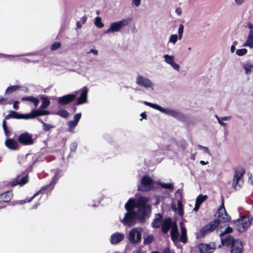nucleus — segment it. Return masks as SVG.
I'll list each match as a JSON object with an SVG mask.
<instances>
[{"mask_svg": "<svg viewBox=\"0 0 253 253\" xmlns=\"http://www.w3.org/2000/svg\"><path fill=\"white\" fill-rule=\"evenodd\" d=\"M40 193H41V191H40L39 192H38L37 193H36L32 197H31L30 199L29 200H20V201H19L17 203L18 204H25L27 202H30L36 196H37L38 195H39Z\"/></svg>", "mask_w": 253, "mask_h": 253, "instance_id": "40", "label": "nucleus"}, {"mask_svg": "<svg viewBox=\"0 0 253 253\" xmlns=\"http://www.w3.org/2000/svg\"><path fill=\"white\" fill-rule=\"evenodd\" d=\"M42 103L40 108L42 109L46 108L50 104V101L48 98L46 97H42Z\"/></svg>", "mask_w": 253, "mask_h": 253, "instance_id": "31", "label": "nucleus"}, {"mask_svg": "<svg viewBox=\"0 0 253 253\" xmlns=\"http://www.w3.org/2000/svg\"><path fill=\"white\" fill-rule=\"evenodd\" d=\"M156 183L149 176H144L142 177L140 185H138V188L139 190L142 191H147L151 190L154 187V184Z\"/></svg>", "mask_w": 253, "mask_h": 253, "instance_id": "8", "label": "nucleus"}, {"mask_svg": "<svg viewBox=\"0 0 253 253\" xmlns=\"http://www.w3.org/2000/svg\"><path fill=\"white\" fill-rule=\"evenodd\" d=\"M149 198L140 197L136 199H130L125 204L126 210L121 222L125 226L130 227L136 223V219L141 222L149 216L151 207L147 203Z\"/></svg>", "mask_w": 253, "mask_h": 253, "instance_id": "1", "label": "nucleus"}, {"mask_svg": "<svg viewBox=\"0 0 253 253\" xmlns=\"http://www.w3.org/2000/svg\"><path fill=\"white\" fill-rule=\"evenodd\" d=\"M134 253H144V252L142 251L141 250H138L136 251H134Z\"/></svg>", "mask_w": 253, "mask_h": 253, "instance_id": "64", "label": "nucleus"}, {"mask_svg": "<svg viewBox=\"0 0 253 253\" xmlns=\"http://www.w3.org/2000/svg\"><path fill=\"white\" fill-rule=\"evenodd\" d=\"M236 50V46H235V45H232L231 46V47H230V52L233 53H234Z\"/></svg>", "mask_w": 253, "mask_h": 253, "instance_id": "57", "label": "nucleus"}, {"mask_svg": "<svg viewBox=\"0 0 253 253\" xmlns=\"http://www.w3.org/2000/svg\"><path fill=\"white\" fill-rule=\"evenodd\" d=\"M19 88V86L18 85H13L11 86H9L5 90V93L6 94H10L15 91H16Z\"/></svg>", "mask_w": 253, "mask_h": 253, "instance_id": "34", "label": "nucleus"}, {"mask_svg": "<svg viewBox=\"0 0 253 253\" xmlns=\"http://www.w3.org/2000/svg\"><path fill=\"white\" fill-rule=\"evenodd\" d=\"M10 104L11 103L10 102H8L7 101V99L5 98H3V97H1L0 98V104H1V105H4V104Z\"/></svg>", "mask_w": 253, "mask_h": 253, "instance_id": "49", "label": "nucleus"}, {"mask_svg": "<svg viewBox=\"0 0 253 253\" xmlns=\"http://www.w3.org/2000/svg\"><path fill=\"white\" fill-rule=\"evenodd\" d=\"M231 116H225L222 118H220V119H221L222 121H229L231 119Z\"/></svg>", "mask_w": 253, "mask_h": 253, "instance_id": "55", "label": "nucleus"}, {"mask_svg": "<svg viewBox=\"0 0 253 253\" xmlns=\"http://www.w3.org/2000/svg\"><path fill=\"white\" fill-rule=\"evenodd\" d=\"M216 214L218 218L205 226L197 234V237H201L213 231L218 225L219 222H227L231 219V217L228 215L223 205L218 209Z\"/></svg>", "mask_w": 253, "mask_h": 253, "instance_id": "2", "label": "nucleus"}, {"mask_svg": "<svg viewBox=\"0 0 253 253\" xmlns=\"http://www.w3.org/2000/svg\"><path fill=\"white\" fill-rule=\"evenodd\" d=\"M253 217L251 216H242L234 221V226L239 232L243 233L251 225Z\"/></svg>", "mask_w": 253, "mask_h": 253, "instance_id": "4", "label": "nucleus"}, {"mask_svg": "<svg viewBox=\"0 0 253 253\" xmlns=\"http://www.w3.org/2000/svg\"><path fill=\"white\" fill-rule=\"evenodd\" d=\"M18 101H15L13 105V107L14 109L17 110L19 108V106H18Z\"/></svg>", "mask_w": 253, "mask_h": 253, "instance_id": "56", "label": "nucleus"}, {"mask_svg": "<svg viewBox=\"0 0 253 253\" xmlns=\"http://www.w3.org/2000/svg\"><path fill=\"white\" fill-rule=\"evenodd\" d=\"M95 24L98 28H102L104 26V24L102 22V19L100 17L95 18Z\"/></svg>", "mask_w": 253, "mask_h": 253, "instance_id": "39", "label": "nucleus"}, {"mask_svg": "<svg viewBox=\"0 0 253 253\" xmlns=\"http://www.w3.org/2000/svg\"><path fill=\"white\" fill-rule=\"evenodd\" d=\"M232 231H233L232 228L230 226H228L226 227L225 231L220 234V236H222L225 234L230 233L232 232Z\"/></svg>", "mask_w": 253, "mask_h": 253, "instance_id": "46", "label": "nucleus"}, {"mask_svg": "<svg viewBox=\"0 0 253 253\" xmlns=\"http://www.w3.org/2000/svg\"><path fill=\"white\" fill-rule=\"evenodd\" d=\"M177 208L176 206V205L174 204L173 203L171 205V209L173 211L175 212H177L178 214L182 216L184 213L183 211V207L182 202L178 200L177 201Z\"/></svg>", "mask_w": 253, "mask_h": 253, "instance_id": "20", "label": "nucleus"}, {"mask_svg": "<svg viewBox=\"0 0 253 253\" xmlns=\"http://www.w3.org/2000/svg\"><path fill=\"white\" fill-rule=\"evenodd\" d=\"M124 238V235L123 234L116 232L111 235L110 242L112 244H116L122 241Z\"/></svg>", "mask_w": 253, "mask_h": 253, "instance_id": "17", "label": "nucleus"}, {"mask_svg": "<svg viewBox=\"0 0 253 253\" xmlns=\"http://www.w3.org/2000/svg\"><path fill=\"white\" fill-rule=\"evenodd\" d=\"M199 148L203 150L205 152L208 153L209 152V149L207 147L199 146Z\"/></svg>", "mask_w": 253, "mask_h": 253, "instance_id": "54", "label": "nucleus"}, {"mask_svg": "<svg viewBox=\"0 0 253 253\" xmlns=\"http://www.w3.org/2000/svg\"><path fill=\"white\" fill-rule=\"evenodd\" d=\"M42 110H33L31 113L27 114V119H32L36 117L42 116Z\"/></svg>", "mask_w": 253, "mask_h": 253, "instance_id": "28", "label": "nucleus"}, {"mask_svg": "<svg viewBox=\"0 0 253 253\" xmlns=\"http://www.w3.org/2000/svg\"><path fill=\"white\" fill-rule=\"evenodd\" d=\"M245 27L249 30L248 35L253 36V24L251 22H248Z\"/></svg>", "mask_w": 253, "mask_h": 253, "instance_id": "38", "label": "nucleus"}, {"mask_svg": "<svg viewBox=\"0 0 253 253\" xmlns=\"http://www.w3.org/2000/svg\"><path fill=\"white\" fill-rule=\"evenodd\" d=\"M1 55L5 57H8V58H13L14 56L13 55H2V54H1Z\"/></svg>", "mask_w": 253, "mask_h": 253, "instance_id": "62", "label": "nucleus"}, {"mask_svg": "<svg viewBox=\"0 0 253 253\" xmlns=\"http://www.w3.org/2000/svg\"><path fill=\"white\" fill-rule=\"evenodd\" d=\"M216 245L214 243L209 244H201L198 248L201 253H212L215 249Z\"/></svg>", "mask_w": 253, "mask_h": 253, "instance_id": "14", "label": "nucleus"}, {"mask_svg": "<svg viewBox=\"0 0 253 253\" xmlns=\"http://www.w3.org/2000/svg\"><path fill=\"white\" fill-rule=\"evenodd\" d=\"M81 116L82 114L81 113L76 114L74 116V120L70 121L67 123V126L69 127L70 131H72L77 126Z\"/></svg>", "mask_w": 253, "mask_h": 253, "instance_id": "16", "label": "nucleus"}, {"mask_svg": "<svg viewBox=\"0 0 253 253\" xmlns=\"http://www.w3.org/2000/svg\"><path fill=\"white\" fill-rule=\"evenodd\" d=\"M144 103L147 106H148L156 110H159L160 112L165 113L167 115L173 117L177 119H180V118L182 116L180 113L174 110L169 108H164L161 107L160 105L158 104H153L147 101H144Z\"/></svg>", "mask_w": 253, "mask_h": 253, "instance_id": "6", "label": "nucleus"}, {"mask_svg": "<svg viewBox=\"0 0 253 253\" xmlns=\"http://www.w3.org/2000/svg\"><path fill=\"white\" fill-rule=\"evenodd\" d=\"M142 231V230L141 228H134L131 230L128 235L129 242L132 244L140 242L141 239Z\"/></svg>", "mask_w": 253, "mask_h": 253, "instance_id": "10", "label": "nucleus"}, {"mask_svg": "<svg viewBox=\"0 0 253 253\" xmlns=\"http://www.w3.org/2000/svg\"><path fill=\"white\" fill-rule=\"evenodd\" d=\"M13 196L11 192H6L0 195V200L4 202H8L10 201Z\"/></svg>", "mask_w": 253, "mask_h": 253, "instance_id": "25", "label": "nucleus"}, {"mask_svg": "<svg viewBox=\"0 0 253 253\" xmlns=\"http://www.w3.org/2000/svg\"><path fill=\"white\" fill-rule=\"evenodd\" d=\"M140 116L142 117V118L145 119L146 118V115L144 112L142 113Z\"/></svg>", "mask_w": 253, "mask_h": 253, "instance_id": "63", "label": "nucleus"}, {"mask_svg": "<svg viewBox=\"0 0 253 253\" xmlns=\"http://www.w3.org/2000/svg\"><path fill=\"white\" fill-rule=\"evenodd\" d=\"M10 118L27 120L26 114H19L14 111H11L9 114L5 117V119L7 120Z\"/></svg>", "mask_w": 253, "mask_h": 253, "instance_id": "18", "label": "nucleus"}, {"mask_svg": "<svg viewBox=\"0 0 253 253\" xmlns=\"http://www.w3.org/2000/svg\"><path fill=\"white\" fill-rule=\"evenodd\" d=\"M158 183L163 188L167 189H173V185L172 183H165L161 182H158Z\"/></svg>", "mask_w": 253, "mask_h": 253, "instance_id": "35", "label": "nucleus"}, {"mask_svg": "<svg viewBox=\"0 0 253 253\" xmlns=\"http://www.w3.org/2000/svg\"><path fill=\"white\" fill-rule=\"evenodd\" d=\"M243 45L251 49L253 48V36L248 35Z\"/></svg>", "mask_w": 253, "mask_h": 253, "instance_id": "29", "label": "nucleus"}, {"mask_svg": "<svg viewBox=\"0 0 253 253\" xmlns=\"http://www.w3.org/2000/svg\"><path fill=\"white\" fill-rule=\"evenodd\" d=\"M243 245L241 241L237 240L235 242V246L231 248V253H242Z\"/></svg>", "mask_w": 253, "mask_h": 253, "instance_id": "22", "label": "nucleus"}, {"mask_svg": "<svg viewBox=\"0 0 253 253\" xmlns=\"http://www.w3.org/2000/svg\"><path fill=\"white\" fill-rule=\"evenodd\" d=\"M21 100L23 101H30L32 102L36 106H37L39 103V100L38 99L33 96L22 97Z\"/></svg>", "mask_w": 253, "mask_h": 253, "instance_id": "30", "label": "nucleus"}, {"mask_svg": "<svg viewBox=\"0 0 253 253\" xmlns=\"http://www.w3.org/2000/svg\"><path fill=\"white\" fill-rule=\"evenodd\" d=\"M237 240H235L233 237L230 235L227 236L225 239H221V243L222 245L226 246H235V242Z\"/></svg>", "mask_w": 253, "mask_h": 253, "instance_id": "23", "label": "nucleus"}, {"mask_svg": "<svg viewBox=\"0 0 253 253\" xmlns=\"http://www.w3.org/2000/svg\"><path fill=\"white\" fill-rule=\"evenodd\" d=\"M247 49L246 48L237 49L236 50V54L239 56H242L247 53Z\"/></svg>", "mask_w": 253, "mask_h": 253, "instance_id": "37", "label": "nucleus"}, {"mask_svg": "<svg viewBox=\"0 0 253 253\" xmlns=\"http://www.w3.org/2000/svg\"><path fill=\"white\" fill-rule=\"evenodd\" d=\"M170 228H171V239L173 242H176L178 241L179 236L177 227L175 223H172L171 218L168 217L164 219L163 224L162 231L165 233H167Z\"/></svg>", "mask_w": 253, "mask_h": 253, "instance_id": "3", "label": "nucleus"}, {"mask_svg": "<svg viewBox=\"0 0 253 253\" xmlns=\"http://www.w3.org/2000/svg\"><path fill=\"white\" fill-rule=\"evenodd\" d=\"M183 30H184V26L183 25H180L179 27V28L178 29V33L179 37V40H180L182 39V35L183 33Z\"/></svg>", "mask_w": 253, "mask_h": 253, "instance_id": "44", "label": "nucleus"}, {"mask_svg": "<svg viewBox=\"0 0 253 253\" xmlns=\"http://www.w3.org/2000/svg\"><path fill=\"white\" fill-rule=\"evenodd\" d=\"M49 114V112L48 111L42 110V113L41 114H42V115H48Z\"/></svg>", "mask_w": 253, "mask_h": 253, "instance_id": "60", "label": "nucleus"}, {"mask_svg": "<svg viewBox=\"0 0 253 253\" xmlns=\"http://www.w3.org/2000/svg\"><path fill=\"white\" fill-rule=\"evenodd\" d=\"M135 82L139 86L146 88H150L151 90H153L155 87V85L151 80L140 75L136 76Z\"/></svg>", "mask_w": 253, "mask_h": 253, "instance_id": "9", "label": "nucleus"}, {"mask_svg": "<svg viewBox=\"0 0 253 253\" xmlns=\"http://www.w3.org/2000/svg\"><path fill=\"white\" fill-rule=\"evenodd\" d=\"M180 227H181V235L180 237L179 240L184 243H185L187 241V236H186V228L183 226V224H180Z\"/></svg>", "mask_w": 253, "mask_h": 253, "instance_id": "27", "label": "nucleus"}, {"mask_svg": "<svg viewBox=\"0 0 253 253\" xmlns=\"http://www.w3.org/2000/svg\"><path fill=\"white\" fill-rule=\"evenodd\" d=\"M244 173V170L242 168H239L235 170L233 179L232 186L236 190L240 189L243 184L242 178Z\"/></svg>", "mask_w": 253, "mask_h": 253, "instance_id": "7", "label": "nucleus"}, {"mask_svg": "<svg viewBox=\"0 0 253 253\" xmlns=\"http://www.w3.org/2000/svg\"><path fill=\"white\" fill-rule=\"evenodd\" d=\"M88 91V89L86 87H84L81 90L80 95L77 100V105L84 104L87 102Z\"/></svg>", "mask_w": 253, "mask_h": 253, "instance_id": "15", "label": "nucleus"}, {"mask_svg": "<svg viewBox=\"0 0 253 253\" xmlns=\"http://www.w3.org/2000/svg\"><path fill=\"white\" fill-rule=\"evenodd\" d=\"M77 148V144L73 143L71 145V150L72 152H75Z\"/></svg>", "mask_w": 253, "mask_h": 253, "instance_id": "53", "label": "nucleus"}, {"mask_svg": "<svg viewBox=\"0 0 253 253\" xmlns=\"http://www.w3.org/2000/svg\"><path fill=\"white\" fill-rule=\"evenodd\" d=\"M164 221V220L163 221L162 220V215L161 214H156L155 219L152 222V226L153 228H159L162 225V227Z\"/></svg>", "mask_w": 253, "mask_h": 253, "instance_id": "21", "label": "nucleus"}, {"mask_svg": "<svg viewBox=\"0 0 253 253\" xmlns=\"http://www.w3.org/2000/svg\"><path fill=\"white\" fill-rule=\"evenodd\" d=\"M57 115L63 117L67 118L69 116V113L65 110H61L58 111L56 113Z\"/></svg>", "mask_w": 253, "mask_h": 253, "instance_id": "42", "label": "nucleus"}, {"mask_svg": "<svg viewBox=\"0 0 253 253\" xmlns=\"http://www.w3.org/2000/svg\"><path fill=\"white\" fill-rule=\"evenodd\" d=\"M2 127L3 130L4 131V133L6 137H9V133H10V131L8 129L6 126V122L5 120L2 121Z\"/></svg>", "mask_w": 253, "mask_h": 253, "instance_id": "41", "label": "nucleus"}, {"mask_svg": "<svg viewBox=\"0 0 253 253\" xmlns=\"http://www.w3.org/2000/svg\"><path fill=\"white\" fill-rule=\"evenodd\" d=\"M60 177V175H59L58 172H56L54 176L52 177V180L50 184L48 186H46L44 188H43V189H52L54 187L55 184Z\"/></svg>", "mask_w": 253, "mask_h": 253, "instance_id": "26", "label": "nucleus"}, {"mask_svg": "<svg viewBox=\"0 0 253 253\" xmlns=\"http://www.w3.org/2000/svg\"><path fill=\"white\" fill-rule=\"evenodd\" d=\"M61 46V44L59 42H56L54 43L51 46V49L52 50H55L58 49Z\"/></svg>", "mask_w": 253, "mask_h": 253, "instance_id": "47", "label": "nucleus"}, {"mask_svg": "<svg viewBox=\"0 0 253 253\" xmlns=\"http://www.w3.org/2000/svg\"><path fill=\"white\" fill-rule=\"evenodd\" d=\"M41 122L42 124V128L44 131H48L50 129H51L54 127L52 125H51L50 124H45V123H43L42 121H41Z\"/></svg>", "mask_w": 253, "mask_h": 253, "instance_id": "43", "label": "nucleus"}, {"mask_svg": "<svg viewBox=\"0 0 253 253\" xmlns=\"http://www.w3.org/2000/svg\"><path fill=\"white\" fill-rule=\"evenodd\" d=\"M18 140L24 145H30L34 143L33 135L27 132L20 134L18 137Z\"/></svg>", "mask_w": 253, "mask_h": 253, "instance_id": "11", "label": "nucleus"}, {"mask_svg": "<svg viewBox=\"0 0 253 253\" xmlns=\"http://www.w3.org/2000/svg\"><path fill=\"white\" fill-rule=\"evenodd\" d=\"M131 18L123 19L112 23L109 28L104 32V34L113 33L120 31L124 27L128 25L131 21Z\"/></svg>", "mask_w": 253, "mask_h": 253, "instance_id": "5", "label": "nucleus"}, {"mask_svg": "<svg viewBox=\"0 0 253 253\" xmlns=\"http://www.w3.org/2000/svg\"><path fill=\"white\" fill-rule=\"evenodd\" d=\"M78 92V91H76L73 93L65 95L62 97H58V103L61 105H65L72 102L75 99Z\"/></svg>", "mask_w": 253, "mask_h": 253, "instance_id": "13", "label": "nucleus"}, {"mask_svg": "<svg viewBox=\"0 0 253 253\" xmlns=\"http://www.w3.org/2000/svg\"><path fill=\"white\" fill-rule=\"evenodd\" d=\"M215 117H216V118L217 119V121H218V123H219L221 126H226V123H224V122H223V121H222L221 119H220V118H219L218 116L216 115V116H215Z\"/></svg>", "mask_w": 253, "mask_h": 253, "instance_id": "50", "label": "nucleus"}, {"mask_svg": "<svg viewBox=\"0 0 253 253\" xmlns=\"http://www.w3.org/2000/svg\"><path fill=\"white\" fill-rule=\"evenodd\" d=\"M208 196L207 195H199L196 199V203L201 205L202 203L207 200Z\"/></svg>", "mask_w": 253, "mask_h": 253, "instance_id": "36", "label": "nucleus"}, {"mask_svg": "<svg viewBox=\"0 0 253 253\" xmlns=\"http://www.w3.org/2000/svg\"><path fill=\"white\" fill-rule=\"evenodd\" d=\"M132 5L135 7L138 6L140 4L141 0H132Z\"/></svg>", "mask_w": 253, "mask_h": 253, "instance_id": "52", "label": "nucleus"}, {"mask_svg": "<svg viewBox=\"0 0 253 253\" xmlns=\"http://www.w3.org/2000/svg\"><path fill=\"white\" fill-rule=\"evenodd\" d=\"M87 54L92 53L94 55H97L98 51L96 49H90L88 51L86 52Z\"/></svg>", "mask_w": 253, "mask_h": 253, "instance_id": "51", "label": "nucleus"}, {"mask_svg": "<svg viewBox=\"0 0 253 253\" xmlns=\"http://www.w3.org/2000/svg\"><path fill=\"white\" fill-rule=\"evenodd\" d=\"M28 180L29 178L28 176H26L25 177L21 178L19 181H17L16 183L14 182L13 184H11V185L14 186L17 184H19L20 186H22L27 183L28 182Z\"/></svg>", "mask_w": 253, "mask_h": 253, "instance_id": "33", "label": "nucleus"}, {"mask_svg": "<svg viewBox=\"0 0 253 253\" xmlns=\"http://www.w3.org/2000/svg\"><path fill=\"white\" fill-rule=\"evenodd\" d=\"M242 66L246 75H250L253 72V64L252 63H243L242 64Z\"/></svg>", "mask_w": 253, "mask_h": 253, "instance_id": "24", "label": "nucleus"}, {"mask_svg": "<svg viewBox=\"0 0 253 253\" xmlns=\"http://www.w3.org/2000/svg\"><path fill=\"white\" fill-rule=\"evenodd\" d=\"M163 57L166 63L170 65L174 70L179 71L180 65L175 62L174 55L166 54Z\"/></svg>", "mask_w": 253, "mask_h": 253, "instance_id": "12", "label": "nucleus"}, {"mask_svg": "<svg viewBox=\"0 0 253 253\" xmlns=\"http://www.w3.org/2000/svg\"><path fill=\"white\" fill-rule=\"evenodd\" d=\"M200 163L201 165H205L208 164L209 163V162H208V161H207V162H205V161H202H202H201L200 162Z\"/></svg>", "mask_w": 253, "mask_h": 253, "instance_id": "61", "label": "nucleus"}, {"mask_svg": "<svg viewBox=\"0 0 253 253\" xmlns=\"http://www.w3.org/2000/svg\"><path fill=\"white\" fill-rule=\"evenodd\" d=\"M175 12L177 14V15H181L182 11L180 8H177L175 10Z\"/></svg>", "mask_w": 253, "mask_h": 253, "instance_id": "58", "label": "nucleus"}, {"mask_svg": "<svg viewBox=\"0 0 253 253\" xmlns=\"http://www.w3.org/2000/svg\"><path fill=\"white\" fill-rule=\"evenodd\" d=\"M153 240V236L152 235H149L145 237L144 240V243L148 244L151 243Z\"/></svg>", "mask_w": 253, "mask_h": 253, "instance_id": "45", "label": "nucleus"}, {"mask_svg": "<svg viewBox=\"0 0 253 253\" xmlns=\"http://www.w3.org/2000/svg\"><path fill=\"white\" fill-rule=\"evenodd\" d=\"M179 39V37L176 34H172L170 36L169 39L168 43H172L174 44L176 43L178 40Z\"/></svg>", "mask_w": 253, "mask_h": 253, "instance_id": "32", "label": "nucleus"}, {"mask_svg": "<svg viewBox=\"0 0 253 253\" xmlns=\"http://www.w3.org/2000/svg\"><path fill=\"white\" fill-rule=\"evenodd\" d=\"M5 146L9 149L11 150H16L19 147L18 142L11 138H7L5 141Z\"/></svg>", "mask_w": 253, "mask_h": 253, "instance_id": "19", "label": "nucleus"}, {"mask_svg": "<svg viewBox=\"0 0 253 253\" xmlns=\"http://www.w3.org/2000/svg\"><path fill=\"white\" fill-rule=\"evenodd\" d=\"M236 5L240 6L243 5L246 0H234Z\"/></svg>", "mask_w": 253, "mask_h": 253, "instance_id": "48", "label": "nucleus"}, {"mask_svg": "<svg viewBox=\"0 0 253 253\" xmlns=\"http://www.w3.org/2000/svg\"><path fill=\"white\" fill-rule=\"evenodd\" d=\"M200 205H199V204H198L197 203H195V206L193 210L195 211H197L199 210V209L200 208Z\"/></svg>", "mask_w": 253, "mask_h": 253, "instance_id": "59", "label": "nucleus"}]
</instances>
